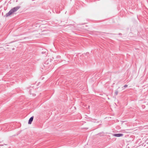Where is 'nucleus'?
Returning a JSON list of instances; mask_svg holds the SVG:
<instances>
[{"label": "nucleus", "mask_w": 148, "mask_h": 148, "mask_svg": "<svg viewBox=\"0 0 148 148\" xmlns=\"http://www.w3.org/2000/svg\"><path fill=\"white\" fill-rule=\"evenodd\" d=\"M20 8V6H18L13 8L10 10L8 12L6 13L4 16L8 17L9 16L14 12L16 11Z\"/></svg>", "instance_id": "obj_1"}, {"label": "nucleus", "mask_w": 148, "mask_h": 148, "mask_svg": "<svg viewBox=\"0 0 148 148\" xmlns=\"http://www.w3.org/2000/svg\"><path fill=\"white\" fill-rule=\"evenodd\" d=\"M123 135V134H113V136L117 137H119L122 136Z\"/></svg>", "instance_id": "obj_2"}, {"label": "nucleus", "mask_w": 148, "mask_h": 148, "mask_svg": "<svg viewBox=\"0 0 148 148\" xmlns=\"http://www.w3.org/2000/svg\"><path fill=\"white\" fill-rule=\"evenodd\" d=\"M34 119V116H32L29 119L28 121V124H31L32 123V121Z\"/></svg>", "instance_id": "obj_3"}, {"label": "nucleus", "mask_w": 148, "mask_h": 148, "mask_svg": "<svg viewBox=\"0 0 148 148\" xmlns=\"http://www.w3.org/2000/svg\"><path fill=\"white\" fill-rule=\"evenodd\" d=\"M58 8H59V9H60L61 10H63V9H64V8L63 7H62V5H60L59 7V8H57V9H58Z\"/></svg>", "instance_id": "obj_4"}, {"label": "nucleus", "mask_w": 148, "mask_h": 148, "mask_svg": "<svg viewBox=\"0 0 148 148\" xmlns=\"http://www.w3.org/2000/svg\"><path fill=\"white\" fill-rule=\"evenodd\" d=\"M114 93L115 95H118V92L117 90H116L115 91Z\"/></svg>", "instance_id": "obj_5"}, {"label": "nucleus", "mask_w": 148, "mask_h": 148, "mask_svg": "<svg viewBox=\"0 0 148 148\" xmlns=\"http://www.w3.org/2000/svg\"><path fill=\"white\" fill-rule=\"evenodd\" d=\"M46 52H47V50H45V51H44L42 52V54H44V53H46Z\"/></svg>", "instance_id": "obj_6"}, {"label": "nucleus", "mask_w": 148, "mask_h": 148, "mask_svg": "<svg viewBox=\"0 0 148 148\" xmlns=\"http://www.w3.org/2000/svg\"><path fill=\"white\" fill-rule=\"evenodd\" d=\"M60 58V56H56L57 58Z\"/></svg>", "instance_id": "obj_7"}, {"label": "nucleus", "mask_w": 148, "mask_h": 148, "mask_svg": "<svg viewBox=\"0 0 148 148\" xmlns=\"http://www.w3.org/2000/svg\"><path fill=\"white\" fill-rule=\"evenodd\" d=\"M127 86V85H125L124 86H123V87L124 88H126Z\"/></svg>", "instance_id": "obj_8"}, {"label": "nucleus", "mask_w": 148, "mask_h": 148, "mask_svg": "<svg viewBox=\"0 0 148 148\" xmlns=\"http://www.w3.org/2000/svg\"><path fill=\"white\" fill-rule=\"evenodd\" d=\"M121 34H121V33H119V35H121Z\"/></svg>", "instance_id": "obj_9"}, {"label": "nucleus", "mask_w": 148, "mask_h": 148, "mask_svg": "<svg viewBox=\"0 0 148 148\" xmlns=\"http://www.w3.org/2000/svg\"><path fill=\"white\" fill-rule=\"evenodd\" d=\"M52 58L53 59H54V58L53 57Z\"/></svg>", "instance_id": "obj_10"}]
</instances>
